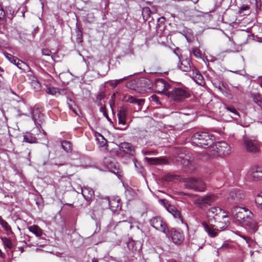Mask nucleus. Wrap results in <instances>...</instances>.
I'll return each mask as SVG.
<instances>
[{"instance_id": "nucleus-52", "label": "nucleus", "mask_w": 262, "mask_h": 262, "mask_svg": "<svg viewBox=\"0 0 262 262\" xmlns=\"http://www.w3.org/2000/svg\"><path fill=\"white\" fill-rule=\"evenodd\" d=\"M228 247V244H223V245L220 247V249L222 248H227Z\"/></svg>"}, {"instance_id": "nucleus-44", "label": "nucleus", "mask_w": 262, "mask_h": 262, "mask_svg": "<svg viewBox=\"0 0 262 262\" xmlns=\"http://www.w3.org/2000/svg\"><path fill=\"white\" fill-rule=\"evenodd\" d=\"M135 243L134 241H130L127 244L128 248L133 252L137 250V248L134 247Z\"/></svg>"}, {"instance_id": "nucleus-47", "label": "nucleus", "mask_w": 262, "mask_h": 262, "mask_svg": "<svg viewBox=\"0 0 262 262\" xmlns=\"http://www.w3.org/2000/svg\"><path fill=\"white\" fill-rule=\"evenodd\" d=\"M5 18V12L2 7V6L0 5V20H3Z\"/></svg>"}, {"instance_id": "nucleus-2", "label": "nucleus", "mask_w": 262, "mask_h": 262, "mask_svg": "<svg viewBox=\"0 0 262 262\" xmlns=\"http://www.w3.org/2000/svg\"><path fill=\"white\" fill-rule=\"evenodd\" d=\"M192 144L203 148L211 145L214 140V136L206 132H197L193 134L191 138Z\"/></svg>"}, {"instance_id": "nucleus-20", "label": "nucleus", "mask_w": 262, "mask_h": 262, "mask_svg": "<svg viewBox=\"0 0 262 262\" xmlns=\"http://www.w3.org/2000/svg\"><path fill=\"white\" fill-rule=\"evenodd\" d=\"M119 149L121 151L131 156H133L135 152L134 146L127 142L120 143Z\"/></svg>"}, {"instance_id": "nucleus-25", "label": "nucleus", "mask_w": 262, "mask_h": 262, "mask_svg": "<svg viewBox=\"0 0 262 262\" xmlns=\"http://www.w3.org/2000/svg\"><path fill=\"white\" fill-rule=\"evenodd\" d=\"M222 210L221 208L217 207H213L210 208L207 211V215L209 217L214 218L215 216L221 213Z\"/></svg>"}, {"instance_id": "nucleus-23", "label": "nucleus", "mask_w": 262, "mask_h": 262, "mask_svg": "<svg viewBox=\"0 0 262 262\" xmlns=\"http://www.w3.org/2000/svg\"><path fill=\"white\" fill-rule=\"evenodd\" d=\"M145 161L150 164L160 165L166 163V161L164 159L157 158H145Z\"/></svg>"}, {"instance_id": "nucleus-51", "label": "nucleus", "mask_w": 262, "mask_h": 262, "mask_svg": "<svg viewBox=\"0 0 262 262\" xmlns=\"http://www.w3.org/2000/svg\"><path fill=\"white\" fill-rule=\"evenodd\" d=\"M134 164H135V166L136 168H138V166H140V164L137 162V161L136 160H134Z\"/></svg>"}, {"instance_id": "nucleus-53", "label": "nucleus", "mask_w": 262, "mask_h": 262, "mask_svg": "<svg viewBox=\"0 0 262 262\" xmlns=\"http://www.w3.org/2000/svg\"><path fill=\"white\" fill-rule=\"evenodd\" d=\"M255 102H256L259 105H260L261 104H262V100L261 99L258 100L256 101L255 100H254Z\"/></svg>"}, {"instance_id": "nucleus-36", "label": "nucleus", "mask_w": 262, "mask_h": 262, "mask_svg": "<svg viewBox=\"0 0 262 262\" xmlns=\"http://www.w3.org/2000/svg\"><path fill=\"white\" fill-rule=\"evenodd\" d=\"M76 33L77 42L78 43H81L83 41L82 31L80 30L79 28H76Z\"/></svg>"}, {"instance_id": "nucleus-16", "label": "nucleus", "mask_w": 262, "mask_h": 262, "mask_svg": "<svg viewBox=\"0 0 262 262\" xmlns=\"http://www.w3.org/2000/svg\"><path fill=\"white\" fill-rule=\"evenodd\" d=\"M128 113V108L126 106H121L118 112V123L119 125L126 124V117Z\"/></svg>"}, {"instance_id": "nucleus-59", "label": "nucleus", "mask_w": 262, "mask_h": 262, "mask_svg": "<svg viewBox=\"0 0 262 262\" xmlns=\"http://www.w3.org/2000/svg\"><path fill=\"white\" fill-rule=\"evenodd\" d=\"M260 85V87L262 88V81L261 82Z\"/></svg>"}, {"instance_id": "nucleus-39", "label": "nucleus", "mask_w": 262, "mask_h": 262, "mask_svg": "<svg viewBox=\"0 0 262 262\" xmlns=\"http://www.w3.org/2000/svg\"><path fill=\"white\" fill-rule=\"evenodd\" d=\"M232 86V91L237 94H239V93H243V88L240 85H238L237 86Z\"/></svg>"}, {"instance_id": "nucleus-15", "label": "nucleus", "mask_w": 262, "mask_h": 262, "mask_svg": "<svg viewBox=\"0 0 262 262\" xmlns=\"http://www.w3.org/2000/svg\"><path fill=\"white\" fill-rule=\"evenodd\" d=\"M249 174L253 181H259L262 179V166H254L251 168Z\"/></svg>"}, {"instance_id": "nucleus-43", "label": "nucleus", "mask_w": 262, "mask_h": 262, "mask_svg": "<svg viewBox=\"0 0 262 262\" xmlns=\"http://www.w3.org/2000/svg\"><path fill=\"white\" fill-rule=\"evenodd\" d=\"M97 139L98 140H100V139L101 140L100 143L101 146H104L107 143V140L105 139H104L103 136L100 134H98V136H97Z\"/></svg>"}, {"instance_id": "nucleus-38", "label": "nucleus", "mask_w": 262, "mask_h": 262, "mask_svg": "<svg viewBox=\"0 0 262 262\" xmlns=\"http://www.w3.org/2000/svg\"><path fill=\"white\" fill-rule=\"evenodd\" d=\"M126 79H127V77H124L123 78H121L120 79L115 80H114V81H111L110 82V85L112 87L115 88L120 82L123 81L124 80H126Z\"/></svg>"}, {"instance_id": "nucleus-42", "label": "nucleus", "mask_w": 262, "mask_h": 262, "mask_svg": "<svg viewBox=\"0 0 262 262\" xmlns=\"http://www.w3.org/2000/svg\"><path fill=\"white\" fill-rule=\"evenodd\" d=\"M226 109L227 111L233 114V116H232V118H235V119H237L236 116L239 117V113L234 108L227 107Z\"/></svg>"}, {"instance_id": "nucleus-3", "label": "nucleus", "mask_w": 262, "mask_h": 262, "mask_svg": "<svg viewBox=\"0 0 262 262\" xmlns=\"http://www.w3.org/2000/svg\"><path fill=\"white\" fill-rule=\"evenodd\" d=\"M184 187L195 191L204 192L206 190V185L200 178H186L183 180Z\"/></svg>"}, {"instance_id": "nucleus-7", "label": "nucleus", "mask_w": 262, "mask_h": 262, "mask_svg": "<svg viewBox=\"0 0 262 262\" xmlns=\"http://www.w3.org/2000/svg\"><path fill=\"white\" fill-rule=\"evenodd\" d=\"M245 198V195L243 190L233 188L230 190L227 199L229 203L235 204L243 201Z\"/></svg>"}, {"instance_id": "nucleus-14", "label": "nucleus", "mask_w": 262, "mask_h": 262, "mask_svg": "<svg viewBox=\"0 0 262 262\" xmlns=\"http://www.w3.org/2000/svg\"><path fill=\"white\" fill-rule=\"evenodd\" d=\"M166 236L168 237L171 236L172 242L177 245L181 244L184 239L183 233L174 229L169 230V235Z\"/></svg>"}, {"instance_id": "nucleus-33", "label": "nucleus", "mask_w": 262, "mask_h": 262, "mask_svg": "<svg viewBox=\"0 0 262 262\" xmlns=\"http://www.w3.org/2000/svg\"><path fill=\"white\" fill-rule=\"evenodd\" d=\"M190 54H192L197 58H201V51L197 47L192 48L191 51H190Z\"/></svg>"}, {"instance_id": "nucleus-5", "label": "nucleus", "mask_w": 262, "mask_h": 262, "mask_svg": "<svg viewBox=\"0 0 262 262\" xmlns=\"http://www.w3.org/2000/svg\"><path fill=\"white\" fill-rule=\"evenodd\" d=\"M217 195L213 193L198 196L194 201V204L199 208L204 209L213 204L217 200Z\"/></svg>"}, {"instance_id": "nucleus-11", "label": "nucleus", "mask_w": 262, "mask_h": 262, "mask_svg": "<svg viewBox=\"0 0 262 262\" xmlns=\"http://www.w3.org/2000/svg\"><path fill=\"white\" fill-rule=\"evenodd\" d=\"M154 86L156 92L158 93H164L166 95V92H169L168 89L170 88L169 84L163 79H158L155 81Z\"/></svg>"}, {"instance_id": "nucleus-62", "label": "nucleus", "mask_w": 262, "mask_h": 262, "mask_svg": "<svg viewBox=\"0 0 262 262\" xmlns=\"http://www.w3.org/2000/svg\"><path fill=\"white\" fill-rule=\"evenodd\" d=\"M261 32H262V30H261Z\"/></svg>"}, {"instance_id": "nucleus-22", "label": "nucleus", "mask_w": 262, "mask_h": 262, "mask_svg": "<svg viewBox=\"0 0 262 262\" xmlns=\"http://www.w3.org/2000/svg\"><path fill=\"white\" fill-rule=\"evenodd\" d=\"M110 209L114 212L121 209V206L118 198H114L108 201Z\"/></svg>"}, {"instance_id": "nucleus-17", "label": "nucleus", "mask_w": 262, "mask_h": 262, "mask_svg": "<svg viewBox=\"0 0 262 262\" xmlns=\"http://www.w3.org/2000/svg\"><path fill=\"white\" fill-rule=\"evenodd\" d=\"M190 76L198 84L203 85L204 84V78L196 68L192 69V71L190 73Z\"/></svg>"}, {"instance_id": "nucleus-27", "label": "nucleus", "mask_w": 262, "mask_h": 262, "mask_svg": "<svg viewBox=\"0 0 262 262\" xmlns=\"http://www.w3.org/2000/svg\"><path fill=\"white\" fill-rule=\"evenodd\" d=\"M125 101L130 103L137 104L139 106H142L144 102V100L142 99H137L132 96H128Z\"/></svg>"}, {"instance_id": "nucleus-50", "label": "nucleus", "mask_w": 262, "mask_h": 262, "mask_svg": "<svg viewBox=\"0 0 262 262\" xmlns=\"http://www.w3.org/2000/svg\"><path fill=\"white\" fill-rule=\"evenodd\" d=\"M42 53L43 55H46V56H50L51 54V51L48 50H43L42 51Z\"/></svg>"}, {"instance_id": "nucleus-57", "label": "nucleus", "mask_w": 262, "mask_h": 262, "mask_svg": "<svg viewBox=\"0 0 262 262\" xmlns=\"http://www.w3.org/2000/svg\"><path fill=\"white\" fill-rule=\"evenodd\" d=\"M104 115L106 117L108 118V115H106L105 113H104Z\"/></svg>"}, {"instance_id": "nucleus-40", "label": "nucleus", "mask_w": 262, "mask_h": 262, "mask_svg": "<svg viewBox=\"0 0 262 262\" xmlns=\"http://www.w3.org/2000/svg\"><path fill=\"white\" fill-rule=\"evenodd\" d=\"M179 158L181 159V163L183 166L186 167L189 165L190 161L187 157L183 158L182 156H180L179 157Z\"/></svg>"}, {"instance_id": "nucleus-34", "label": "nucleus", "mask_w": 262, "mask_h": 262, "mask_svg": "<svg viewBox=\"0 0 262 262\" xmlns=\"http://www.w3.org/2000/svg\"><path fill=\"white\" fill-rule=\"evenodd\" d=\"M250 7L247 5H243L239 8V13L241 14L243 13L244 15H247L250 12Z\"/></svg>"}, {"instance_id": "nucleus-8", "label": "nucleus", "mask_w": 262, "mask_h": 262, "mask_svg": "<svg viewBox=\"0 0 262 262\" xmlns=\"http://www.w3.org/2000/svg\"><path fill=\"white\" fill-rule=\"evenodd\" d=\"M244 146L246 151L252 154H256L260 151V143L256 140L249 138L244 139Z\"/></svg>"}, {"instance_id": "nucleus-35", "label": "nucleus", "mask_w": 262, "mask_h": 262, "mask_svg": "<svg viewBox=\"0 0 262 262\" xmlns=\"http://www.w3.org/2000/svg\"><path fill=\"white\" fill-rule=\"evenodd\" d=\"M151 11L148 7H144L142 10V15L144 19L147 20L150 15Z\"/></svg>"}, {"instance_id": "nucleus-56", "label": "nucleus", "mask_w": 262, "mask_h": 262, "mask_svg": "<svg viewBox=\"0 0 262 262\" xmlns=\"http://www.w3.org/2000/svg\"><path fill=\"white\" fill-rule=\"evenodd\" d=\"M113 164V163L112 162H111L110 163V166H107L108 168H111L112 167V165Z\"/></svg>"}, {"instance_id": "nucleus-41", "label": "nucleus", "mask_w": 262, "mask_h": 262, "mask_svg": "<svg viewBox=\"0 0 262 262\" xmlns=\"http://www.w3.org/2000/svg\"><path fill=\"white\" fill-rule=\"evenodd\" d=\"M255 202L257 205L262 207V192L255 196Z\"/></svg>"}, {"instance_id": "nucleus-12", "label": "nucleus", "mask_w": 262, "mask_h": 262, "mask_svg": "<svg viewBox=\"0 0 262 262\" xmlns=\"http://www.w3.org/2000/svg\"><path fill=\"white\" fill-rule=\"evenodd\" d=\"M31 117L36 126L39 129L44 119V115L38 108H34L32 111Z\"/></svg>"}, {"instance_id": "nucleus-18", "label": "nucleus", "mask_w": 262, "mask_h": 262, "mask_svg": "<svg viewBox=\"0 0 262 262\" xmlns=\"http://www.w3.org/2000/svg\"><path fill=\"white\" fill-rule=\"evenodd\" d=\"M165 207L167 211L171 214L174 218L179 219L181 223H183L181 213L175 206L166 203L165 204Z\"/></svg>"}, {"instance_id": "nucleus-48", "label": "nucleus", "mask_w": 262, "mask_h": 262, "mask_svg": "<svg viewBox=\"0 0 262 262\" xmlns=\"http://www.w3.org/2000/svg\"><path fill=\"white\" fill-rule=\"evenodd\" d=\"M150 98H151L152 101L155 102L156 103H160V101H159V98L156 95H152L150 97Z\"/></svg>"}, {"instance_id": "nucleus-28", "label": "nucleus", "mask_w": 262, "mask_h": 262, "mask_svg": "<svg viewBox=\"0 0 262 262\" xmlns=\"http://www.w3.org/2000/svg\"><path fill=\"white\" fill-rule=\"evenodd\" d=\"M62 148L67 152H70L72 150V145L71 142L69 141H63L61 142Z\"/></svg>"}, {"instance_id": "nucleus-24", "label": "nucleus", "mask_w": 262, "mask_h": 262, "mask_svg": "<svg viewBox=\"0 0 262 262\" xmlns=\"http://www.w3.org/2000/svg\"><path fill=\"white\" fill-rule=\"evenodd\" d=\"M0 225L4 228V229L6 231L7 234L8 235L14 234L13 231H12L10 226L1 216H0Z\"/></svg>"}, {"instance_id": "nucleus-6", "label": "nucleus", "mask_w": 262, "mask_h": 262, "mask_svg": "<svg viewBox=\"0 0 262 262\" xmlns=\"http://www.w3.org/2000/svg\"><path fill=\"white\" fill-rule=\"evenodd\" d=\"M166 95L171 98L173 101H180L189 97V93L181 88H175L166 93Z\"/></svg>"}, {"instance_id": "nucleus-54", "label": "nucleus", "mask_w": 262, "mask_h": 262, "mask_svg": "<svg viewBox=\"0 0 262 262\" xmlns=\"http://www.w3.org/2000/svg\"><path fill=\"white\" fill-rule=\"evenodd\" d=\"M92 262H98V259L95 258H94L93 259H92Z\"/></svg>"}, {"instance_id": "nucleus-4", "label": "nucleus", "mask_w": 262, "mask_h": 262, "mask_svg": "<svg viewBox=\"0 0 262 262\" xmlns=\"http://www.w3.org/2000/svg\"><path fill=\"white\" fill-rule=\"evenodd\" d=\"M204 230L211 237H214L217 235V231L223 230L228 226V223L225 221L219 222L215 225H209L206 222L202 223Z\"/></svg>"}, {"instance_id": "nucleus-31", "label": "nucleus", "mask_w": 262, "mask_h": 262, "mask_svg": "<svg viewBox=\"0 0 262 262\" xmlns=\"http://www.w3.org/2000/svg\"><path fill=\"white\" fill-rule=\"evenodd\" d=\"M24 141L29 143H33L36 142V138L31 135L24 136Z\"/></svg>"}, {"instance_id": "nucleus-10", "label": "nucleus", "mask_w": 262, "mask_h": 262, "mask_svg": "<svg viewBox=\"0 0 262 262\" xmlns=\"http://www.w3.org/2000/svg\"><path fill=\"white\" fill-rule=\"evenodd\" d=\"M151 226L156 229L163 232L166 236L169 235V229L161 217H154L150 221Z\"/></svg>"}, {"instance_id": "nucleus-55", "label": "nucleus", "mask_w": 262, "mask_h": 262, "mask_svg": "<svg viewBox=\"0 0 262 262\" xmlns=\"http://www.w3.org/2000/svg\"><path fill=\"white\" fill-rule=\"evenodd\" d=\"M42 131L43 134L46 136L47 135L46 132L43 129H42Z\"/></svg>"}, {"instance_id": "nucleus-9", "label": "nucleus", "mask_w": 262, "mask_h": 262, "mask_svg": "<svg viewBox=\"0 0 262 262\" xmlns=\"http://www.w3.org/2000/svg\"><path fill=\"white\" fill-rule=\"evenodd\" d=\"M210 149L220 156H227L230 153V147L225 142H219L213 145Z\"/></svg>"}, {"instance_id": "nucleus-29", "label": "nucleus", "mask_w": 262, "mask_h": 262, "mask_svg": "<svg viewBox=\"0 0 262 262\" xmlns=\"http://www.w3.org/2000/svg\"><path fill=\"white\" fill-rule=\"evenodd\" d=\"M1 239L6 248H8L9 249H13V245L11 239L6 237H2Z\"/></svg>"}, {"instance_id": "nucleus-32", "label": "nucleus", "mask_w": 262, "mask_h": 262, "mask_svg": "<svg viewBox=\"0 0 262 262\" xmlns=\"http://www.w3.org/2000/svg\"><path fill=\"white\" fill-rule=\"evenodd\" d=\"M4 55L5 56V57L13 64H15L16 61H17L18 58L17 57L13 56L12 55L7 52H4Z\"/></svg>"}, {"instance_id": "nucleus-21", "label": "nucleus", "mask_w": 262, "mask_h": 262, "mask_svg": "<svg viewBox=\"0 0 262 262\" xmlns=\"http://www.w3.org/2000/svg\"><path fill=\"white\" fill-rule=\"evenodd\" d=\"M81 193L84 198L88 201L94 196V191L89 187H84L81 189Z\"/></svg>"}, {"instance_id": "nucleus-19", "label": "nucleus", "mask_w": 262, "mask_h": 262, "mask_svg": "<svg viewBox=\"0 0 262 262\" xmlns=\"http://www.w3.org/2000/svg\"><path fill=\"white\" fill-rule=\"evenodd\" d=\"M179 68L183 72H191L193 68L195 67L190 64V61L188 58L181 60L180 64H178Z\"/></svg>"}, {"instance_id": "nucleus-26", "label": "nucleus", "mask_w": 262, "mask_h": 262, "mask_svg": "<svg viewBox=\"0 0 262 262\" xmlns=\"http://www.w3.org/2000/svg\"><path fill=\"white\" fill-rule=\"evenodd\" d=\"M28 229L30 232L34 234L37 237H40L42 235V230L37 225L30 226Z\"/></svg>"}, {"instance_id": "nucleus-46", "label": "nucleus", "mask_w": 262, "mask_h": 262, "mask_svg": "<svg viewBox=\"0 0 262 262\" xmlns=\"http://www.w3.org/2000/svg\"><path fill=\"white\" fill-rule=\"evenodd\" d=\"M239 236L242 237L243 239H244L245 240V241L246 242V243L249 245L250 246V245L251 244L252 242V240L251 238L248 237V236H246L245 235H239Z\"/></svg>"}, {"instance_id": "nucleus-61", "label": "nucleus", "mask_w": 262, "mask_h": 262, "mask_svg": "<svg viewBox=\"0 0 262 262\" xmlns=\"http://www.w3.org/2000/svg\"><path fill=\"white\" fill-rule=\"evenodd\" d=\"M148 154H149V152H147L145 153V155Z\"/></svg>"}, {"instance_id": "nucleus-60", "label": "nucleus", "mask_w": 262, "mask_h": 262, "mask_svg": "<svg viewBox=\"0 0 262 262\" xmlns=\"http://www.w3.org/2000/svg\"><path fill=\"white\" fill-rule=\"evenodd\" d=\"M5 198H7V197L9 198V195H5Z\"/></svg>"}, {"instance_id": "nucleus-45", "label": "nucleus", "mask_w": 262, "mask_h": 262, "mask_svg": "<svg viewBox=\"0 0 262 262\" xmlns=\"http://www.w3.org/2000/svg\"><path fill=\"white\" fill-rule=\"evenodd\" d=\"M18 68L22 69L23 67L25 65V63L19 59H17V61H16V63L14 64Z\"/></svg>"}, {"instance_id": "nucleus-1", "label": "nucleus", "mask_w": 262, "mask_h": 262, "mask_svg": "<svg viewBox=\"0 0 262 262\" xmlns=\"http://www.w3.org/2000/svg\"><path fill=\"white\" fill-rule=\"evenodd\" d=\"M231 212L236 221L246 229L251 232H255L257 230V223L253 220V214L248 209L235 206Z\"/></svg>"}, {"instance_id": "nucleus-30", "label": "nucleus", "mask_w": 262, "mask_h": 262, "mask_svg": "<svg viewBox=\"0 0 262 262\" xmlns=\"http://www.w3.org/2000/svg\"><path fill=\"white\" fill-rule=\"evenodd\" d=\"M46 92L51 95L54 96L57 93H59L57 91V89L53 86H51L48 85H46V89H45Z\"/></svg>"}, {"instance_id": "nucleus-13", "label": "nucleus", "mask_w": 262, "mask_h": 262, "mask_svg": "<svg viewBox=\"0 0 262 262\" xmlns=\"http://www.w3.org/2000/svg\"><path fill=\"white\" fill-rule=\"evenodd\" d=\"M137 88L136 89L139 93H142L150 90L151 84L148 79L142 78L137 82Z\"/></svg>"}, {"instance_id": "nucleus-58", "label": "nucleus", "mask_w": 262, "mask_h": 262, "mask_svg": "<svg viewBox=\"0 0 262 262\" xmlns=\"http://www.w3.org/2000/svg\"><path fill=\"white\" fill-rule=\"evenodd\" d=\"M218 89H219L220 90H221V86H219Z\"/></svg>"}, {"instance_id": "nucleus-37", "label": "nucleus", "mask_w": 262, "mask_h": 262, "mask_svg": "<svg viewBox=\"0 0 262 262\" xmlns=\"http://www.w3.org/2000/svg\"><path fill=\"white\" fill-rule=\"evenodd\" d=\"M31 86L33 88L35 91H38L41 88L40 83L36 80L33 79L31 82Z\"/></svg>"}, {"instance_id": "nucleus-49", "label": "nucleus", "mask_w": 262, "mask_h": 262, "mask_svg": "<svg viewBox=\"0 0 262 262\" xmlns=\"http://www.w3.org/2000/svg\"><path fill=\"white\" fill-rule=\"evenodd\" d=\"M105 96V94L103 92H101L97 96V100L101 101Z\"/></svg>"}]
</instances>
